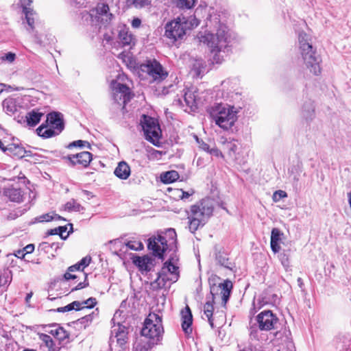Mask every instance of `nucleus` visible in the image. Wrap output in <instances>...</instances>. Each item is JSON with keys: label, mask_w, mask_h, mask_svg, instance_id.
<instances>
[{"label": "nucleus", "mask_w": 351, "mask_h": 351, "mask_svg": "<svg viewBox=\"0 0 351 351\" xmlns=\"http://www.w3.org/2000/svg\"><path fill=\"white\" fill-rule=\"evenodd\" d=\"M213 209V202L210 199H203L191 206L190 212L188 213L190 232L194 233L199 227H202L212 215Z\"/></svg>", "instance_id": "f257e3e1"}, {"label": "nucleus", "mask_w": 351, "mask_h": 351, "mask_svg": "<svg viewBox=\"0 0 351 351\" xmlns=\"http://www.w3.org/2000/svg\"><path fill=\"white\" fill-rule=\"evenodd\" d=\"M300 49L304 63L311 73L318 75L321 73L320 62H322L319 56L316 54L312 45L309 43V36L304 32H300L298 35Z\"/></svg>", "instance_id": "f03ea898"}, {"label": "nucleus", "mask_w": 351, "mask_h": 351, "mask_svg": "<svg viewBox=\"0 0 351 351\" xmlns=\"http://www.w3.org/2000/svg\"><path fill=\"white\" fill-rule=\"evenodd\" d=\"M162 332L163 327L161 317L156 313L149 314L141 330L142 336L149 339L147 341V347L144 346L146 351L157 343Z\"/></svg>", "instance_id": "7ed1b4c3"}, {"label": "nucleus", "mask_w": 351, "mask_h": 351, "mask_svg": "<svg viewBox=\"0 0 351 351\" xmlns=\"http://www.w3.org/2000/svg\"><path fill=\"white\" fill-rule=\"evenodd\" d=\"M113 15L109 12L108 4L99 3L95 9L91 10L83 15V19L94 29L93 31L99 32L102 26H106L112 20Z\"/></svg>", "instance_id": "20e7f679"}, {"label": "nucleus", "mask_w": 351, "mask_h": 351, "mask_svg": "<svg viewBox=\"0 0 351 351\" xmlns=\"http://www.w3.org/2000/svg\"><path fill=\"white\" fill-rule=\"evenodd\" d=\"M32 3V0H21V7L23 8V13L25 14L27 26V31L32 34L34 41L38 45L42 44V36L38 34V23L36 20V12L29 8Z\"/></svg>", "instance_id": "39448f33"}, {"label": "nucleus", "mask_w": 351, "mask_h": 351, "mask_svg": "<svg viewBox=\"0 0 351 351\" xmlns=\"http://www.w3.org/2000/svg\"><path fill=\"white\" fill-rule=\"evenodd\" d=\"M240 143L234 138L221 137V157L229 163L241 164Z\"/></svg>", "instance_id": "423d86ee"}, {"label": "nucleus", "mask_w": 351, "mask_h": 351, "mask_svg": "<svg viewBox=\"0 0 351 351\" xmlns=\"http://www.w3.org/2000/svg\"><path fill=\"white\" fill-rule=\"evenodd\" d=\"M141 125L145 138L154 145L158 146L162 132L157 120L143 114L141 119Z\"/></svg>", "instance_id": "0eeeda50"}, {"label": "nucleus", "mask_w": 351, "mask_h": 351, "mask_svg": "<svg viewBox=\"0 0 351 351\" xmlns=\"http://www.w3.org/2000/svg\"><path fill=\"white\" fill-rule=\"evenodd\" d=\"M167 234L171 238L169 244L167 243L166 237L162 235L152 237L148 239V248L153 251L154 256L161 259H163V254L167 250L168 245L173 244L176 242V233L173 229H169Z\"/></svg>", "instance_id": "6e6552de"}, {"label": "nucleus", "mask_w": 351, "mask_h": 351, "mask_svg": "<svg viewBox=\"0 0 351 351\" xmlns=\"http://www.w3.org/2000/svg\"><path fill=\"white\" fill-rule=\"evenodd\" d=\"M112 89V98L114 104L121 108L123 114H125V105L133 97V94L129 87L126 85L117 82H112L111 84Z\"/></svg>", "instance_id": "1a4fd4ad"}, {"label": "nucleus", "mask_w": 351, "mask_h": 351, "mask_svg": "<svg viewBox=\"0 0 351 351\" xmlns=\"http://www.w3.org/2000/svg\"><path fill=\"white\" fill-rule=\"evenodd\" d=\"M238 112V110L234 106L221 104V130L233 132Z\"/></svg>", "instance_id": "9d476101"}, {"label": "nucleus", "mask_w": 351, "mask_h": 351, "mask_svg": "<svg viewBox=\"0 0 351 351\" xmlns=\"http://www.w3.org/2000/svg\"><path fill=\"white\" fill-rule=\"evenodd\" d=\"M141 69L146 72L154 81H161L165 79L168 73L164 71L162 65L156 60H147L141 65Z\"/></svg>", "instance_id": "9b49d317"}, {"label": "nucleus", "mask_w": 351, "mask_h": 351, "mask_svg": "<svg viewBox=\"0 0 351 351\" xmlns=\"http://www.w3.org/2000/svg\"><path fill=\"white\" fill-rule=\"evenodd\" d=\"M198 38L200 43L206 45L210 48V53L213 56V62L218 64L219 62V37L217 33L216 34L209 32L204 34L200 33L198 35Z\"/></svg>", "instance_id": "f8f14e48"}, {"label": "nucleus", "mask_w": 351, "mask_h": 351, "mask_svg": "<svg viewBox=\"0 0 351 351\" xmlns=\"http://www.w3.org/2000/svg\"><path fill=\"white\" fill-rule=\"evenodd\" d=\"M256 319L258 328L265 331L276 328L279 321L276 315L270 310L263 311L256 316Z\"/></svg>", "instance_id": "ddd939ff"}, {"label": "nucleus", "mask_w": 351, "mask_h": 351, "mask_svg": "<svg viewBox=\"0 0 351 351\" xmlns=\"http://www.w3.org/2000/svg\"><path fill=\"white\" fill-rule=\"evenodd\" d=\"M186 30L181 20V16L177 17L175 20L167 23L165 25V36L174 41L182 38L186 34Z\"/></svg>", "instance_id": "4468645a"}, {"label": "nucleus", "mask_w": 351, "mask_h": 351, "mask_svg": "<svg viewBox=\"0 0 351 351\" xmlns=\"http://www.w3.org/2000/svg\"><path fill=\"white\" fill-rule=\"evenodd\" d=\"M221 51L229 52L230 48L237 43L236 34L226 25L221 24Z\"/></svg>", "instance_id": "2eb2a0df"}, {"label": "nucleus", "mask_w": 351, "mask_h": 351, "mask_svg": "<svg viewBox=\"0 0 351 351\" xmlns=\"http://www.w3.org/2000/svg\"><path fill=\"white\" fill-rule=\"evenodd\" d=\"M128 335V328L125 326L118 324L111 330L110 344L116 342L119 347H123L127 343Z\"/></svg>", "instance_id": "dca6fc26"}, {"label": "nucleus", "mask_w": 351, "mask_h": 351, "mask_svg": "<svg viewBox=\"0 0 351 351\" xmlns=\"http://www.w3.org/2000/svg\"><path fill=\"white\" fill-rule=\"evenodd\" d=\"M92 156V154L88 152H82L77 154L69 155L66 158L72 165L78 164L84 167H87L93 159Z\"/></svg>", "instance_id": "f3484780"}, {"label": "nucleus", "mask_w": 351, "mask_h": 351, "mask_svg": "<svg viewBox=\"0 0 351 351\" xmlns=\"http://www.w3.org/2000/svg\"><path fill=\"white\" fill-rule=\"evenodd\" d=\"M38 339L41 341L40 349L41 351H59L60 346H58L50 335L45 333H38Z\"/></svg>", "instance_id": "a211bd4d"}, {"label": "nucleus", "mask_w": 351, "mask_h": 351, "mask_svg": "<svg viewBox=\"0 0 351 351\" xmlns=\"http://www.w3.org/2000/svg\"><path fill=\"white\" fill-rule=\"evenodd\" d=\"M181 317L183 331L186 334H190L192 332L193 315L189 306L181 311Z\"/></svg>", "instance_id": "6ab92c4d"}, {"label": "nucleus", "mask_w": 351, "mask_h": 351, "mask_svg": "<svg viewBox=\"0 0 351 351\" xmlns=\"http://www.w3.org/2000/svg\"><path fill=\"white\" fill-rule=\"evenodd\" d=\"M154 258L148 256H135L133 258L134 264L137 266L140 271H149L154 266Z\"/></svg>", "instance_id": "aec40b11"}, {"label": "nucleus", "mask_w": 351, "mask_h": 351, "mask_svg": "<svg viewBox=\"0 0 351 351\" xmlns=\"http://www.w3.org/2000/svg\"><path fill=\"white\" fill-rule=\"evenodd\" d=\"M194 88H187L184 92V101L186 104V108L184 109L186 112L195 111L197 109V101Z\"/></svg>", "instance_id": "412c9836"}, {"label": "nucleus", "mask_w": 351, "mask_h": 351, "mask_svg": "<svg viewBox=\"0 0 351 351\" xmlns=\"http://www.w3.org/2000/svg\"><path fill=\"white\" fill-rule=\"evenodd\" d=\"M47 123L58 132H62L64 130V122L60 112L49 113L47 116Z\"/></svg>", "instance_id": "4be33fe9"}, {"label": "nucleus", "mask_w": 351, "mask_h": 351, "mask_svg": "<svg viewBox=\"0 0 351 351\" xmlns=\"http://www.w3.org/2000/svg\"><path fill=\"white\" fill-rule=\"evenodd\" d=\"M23 192L20 188L8 187L3 190V195L11 202H20L23 201Z\"/></svg>", "instance_id": "5701e85b"}, {"label": "nucleus", "mask_w": 351, "mask_h": 351, "mask_svg": "<svg viewBox=\"0 0 351 351\" xmlns=\"http://www.w3.org/2000/svg\"><path fill=\"white\" fill-rule=\"evenodd\" d=\"M232 289L233 283L231 280L226 279L224 280L223 282H221V300L223 302L224 306L230 299Z\"/></svg>", "instance_id": "b1692460"}, {"label": "nucleus", "mask_w": 351, "mask_h": 351, "mask_svg": "<svg viewBox=\"0 0 351 351\" xmlns=\"http://www.w3.org/2000/svg\"><path fill=\"white\" fill-rule=\"evenodd\" d=\"M164 272H167L171 276L170 282H176L179 278L178 267L173 265L171 261L165 262L161 269Z\"/></svg>", "instance_id": "393cba45"}, {"label": "nucleus", "mask_w": 351, "mask_h": 351, "mask_svg": "<svg viewBox=\"0 0 351 351\" xmlns=\"http://www.w3.org/2000/svg\"><path fill=\"white\" fill-rule=\"evenodd\" d=\"M171 276L168 273L160 270L158 273L157 278L151 283L153 289L157 290L163 288L167 282H170Z\"/></svg>", "instance_id": "a878e982"}, {"label": "nucleus", "mask_w": 351, "mask_h": 351, "mask_svg": "<svg viewBox=\"0 0 351 351\" xmlns=\"http://www.w3.org/2000/svg\"><path fill=\"white\" fill-rule=\"evenodd\" d=\"M130 167L125 161L119 162L114 171V175L121 180H126L130 176Z\"/></svg>", "instance_id": "bb28decb"}, {"label": "nucleus", "mask_w": 351, "mask_h": 351, "mask_svg": "<svg viewBox=\"0 0 351 351\" xmlns=\"http://www.w3.org/2000/svg\"><path fill=\"white\" fill-rule=\"evenodd\" d=\"M36 132L38 136L47 138L59 134L61 132H58L53 128H48L45 124H42L36 129Z\"/></svg>", "instance_id": "cd10ccee"}, {"label": "nucleus", "mask_w": 351, "mask_h": 351, "mask_svg": "<svg viewBox=\"0 0 351 351\" xmlns=\"http://www.w3.org/2000/svg\"><path fill=\"white\" fill-rule=\"evenodd\" d=\"M302 117L306 121L312 120L315 117V106L311 100L305 102L302 109Z\"/></svg>", "instance_id": "c85d7f7f"}, {"label": "nucleus", "mask_w": 351, "mask_h": 351, "mask_svg": "<svg viewBox=\"0 0 351 351\" xmlns=\"http://www.w3.org/2000/svg\"><path fill=\"white\" fill-rule=\"evenodd\" d=\"M43 115L44 114L43 112L35 110L29 112L25 116L27 125L32 127L36 125L40 122Z\"/></svg>", "instance_id": "c756f323"}, {"label": "nucleus", "mask_w": 351, "mask_h": 351, "mask_svg": "<svg viewBox=\"0 0 351 351\" xmlns=\"http://www.w3.org/2000/svg\"><path fill=\"white\" fill-rule=\"evenodd\" d=\"M210 294L213 298H216L219 293V277L212 274L208 278Z\"/></svg>", "instance_id": "7c9ffc66"}, {"label": "nucleus", "mask_w": 351, "mask_h": 351, "mask_svg": "<svg viewBox=\"0 0 351 351\" xmlns=\"http://www.w3.org/2000/svg\"><path fill=\"white\" fill-rule=\"evenodd\" d=\"M119 40L123 46H129L134 43V38L128 31L123 28L119 32Z\"/></svg>", "instance_id": "2f4dec72"}, {"label": "nucleus", "mask_w": 351, "mask_h": 351, "mask_svg": "<svg viewBox=\"0 0 351 351\" xmlns=\"http://www.w3.org/2000/svg\"><path fill=\"white\" fill-rule=\"evenodd\" d=\"M7 149H8V153L19 158H23L27 156V152L23 147L16 144H9Z\"/></svg>", "instance_id": "473e14b6"}, {"label": "nucleus", "mask_w": 351, "mask_h": 351, "mask_svg": "<svg viewBox=\"0 0 351 351\" xmlns=\"http://www.w3.org/2000/svg\"><path fill=\"white\" fill-rule=\"evenodd\" d=\"M181 20L185 26L186 30L193 29L197 27L199 24V21L195 17V16H190L189 17L182 16Z\"/></svg>", "instance_id": "72a5a7b5"}, {"label": "nucleus", "mask_w": 351, "mask_h": 351, "mask_svg": "<svg viewBox=\"0 0 351 351\" xmlns=\"http://www.w3.org/2000/svg\"><path fill=\"white\" fill-rule=\"evenodd\" d=\"M179 178V173L176 171H167L160 176L161 181L165 184L173 182L178 180Z\"/></svg>", "instance_id": "f704fd0d"}, {"label": "nucleus", "mask_w": 351, "mask_h": 351, "mask_svg": "<svg viewBox=\"0 0 351 351\" xmlns=\"http://www.w3.org/2000/svg\"><path fill=\"white\" fill-rule=\"evenodd\" d=\"M215 298H212V301H210L208 299L206 302L204 306V314L208 318V322L211 326V328L214 327L213 320L212 319L213 313V302Z\"/></svg>", "instance_id": "c9c22d12"}, {"label": "nucleus", "mask_w": 351, "mask_h": 351, "mask_svg": "<svg viewBox=\"0 0 351 351\" xmlns=\"http://www.w3.org/2000/svg\"><path fill=\"white\" fill-rule=\"evenodd\" d=\"M83 308L82 302L74 301L65 306L58 308L56 311L59 313H65L72 310L80 311Z\"/></svg>", "instance_id": "e433bc0d"}, {"label": "nucleus", "mask_w": 351, "mask_h": 351, "mask_svg": "<svg viewBox=\"0 0 351 351\" xmlns=\"http://www.w3.org/2000/svg\"><path fill=\"white\" fill-rule=\"evenodd\" d=\"M207 112L215 124L219 126V104H215L213 106L209 107Z\"/></svg>", "instance_id": "4c0bfd02"}, {"label": "nucleus", "mask_w": 351, "mask_h": 351, "mask_svg": "<svg viewBox=\"0 0 351 351\" xmlns=\"http://www.w3.org/2000/svg\"><path fill=\"white\" fill-rule=\"evenodd\" d=\"M69 334L67 331H66L62 327L59 331V333L56 337V339L58 341V346H60V348L66 344L69 341Z\"/></svg>", "instance_id": "58836bf2"}, {"label": "nucleus", "mask_w": 351, "mask_h": 351, "mask_svg": "<svg viewBox=\"0 0 351 351\" xmlns=\"http://www.w3.org/2000/svg\"><path fill=\"white\" fill-rule=\"evenodd\" d=\"M64 209L69 212H80L84 210V207L80 204L77 203L76 201L73 199L65 204Z\"/></svg>", "instance_id": "ea45409f"}, {"label": "nucleus", "mask_w": 351, "mask_h": 351, "mask_svg": "<svg viewBox=\"0 0 351 351\" xmlns=\"http://www.w3.org/2000/svg\"><path fill=\"white\" fill-rule=\"evenodd\" d=\"M10 282L11 277L8 273H0V290L1 291L6 290Z\"/></svg>", "instance_id": "a19ab883"}, {"label": "nucleus", "mask_w": 351, "mask_h": 351, "mask_svg": "<svg viewBox=\"0 0 351 351\" xmlns=\"http://www.w3.org/2000/svg\"><path fill=\"white\" fill-rule=\"evenodd\" d=\"M60 219L65 221V219L63 217H60V215H58L57 214L51 215L49 213H47V214L42 215L38 217V221L39 222H44V221L48 222V221H51L53 220H60Z\"/></svg>", "instance_id": "79ce46f5"}, {"label": "nucleus", "mask_w": 351, "mask_h": 351, "mask_svg": "<svg viewBox=\"0 0 351 351\" xmlns=\"http://www.w3.org/2000/svg\"><path fill=\"white\" fill-rule=\"evenodd\" d=\"M197 0H173L176 5L180 8L191 9L192 8Z\"/></svg>", "instance_id": "37998d69"}, {"label": "nucleus", "mask_w": 351, "mask_h": 351, "mask_svg": "<svg viewBox=\"0 0 351 351\" xmlns=\"http://www.w3.org/2000/svg\"><path fill=\"white\" fill-rule=\"evenodd\" d=\"M130 250L138 251L143 249V244L139 241H130L126 244Z\"/></svg>", "instance_id": "c03bdc74"}, {"label": "nucleus", "mask_w": 351, "mask_h": 351, "mask_svg": "<svg viewBox=\"0 0 351 351\" xmlns=\"http://www.w3.org/2000/svg\"><path fill=\"white\" fill-rule=\"evenodd\" d=\"M221 274L226 275H232L233 278H235L234 272L232 271V268L230 265H225L224 262L221 261Z\"/></svg>", "instance_id": "a18cd8bd"}, {"label": "nucleus", "mask_w": 351, "mask_h": 351, "mask_svg": "<svg viewBox=\"0 0 351 351\" xmlns=\"http://www.w3.org/2000/svg\"><path fill=\"white\" fill-rule=\"evenodd\" d=\"M132 4L136 8H142L147 5H149L152 0H131Z\"/></svg>", "instance_id": "49530a36"}, {"label": "nucleus", "mask_w": 351, "mask_h": 351, "mask_svg": "<svg viewBox=\"0 0 351 351\" xmlns=\"http://www.w3.org/2000/svg\"><path fill=\"white\" fill-rule=\"evenodd\" d=\"M287 197V193L285 191H282V190H278L274 193L272 198H273L274 202H277L280 201L281 199Z\"/></svg>", "instance_id": "de8ad7c7"}, {"label": "nucleus", "mask_w": 351, "mask_h": 351, "mask_svg": "<svg viewBox=\"0 0 351 351\" xmlns=\"http://www.w3.org/2000/svg\"><path fill=\"white\" fill-rule=\"evenodd\" d=\"M282 233L278 228H273L271 232V241L279 242L281 239Z\"/></svg>", "instance_id": "09e8293b"}, {"label": "nucleus", "mask_w": 351, "mask_h": 351, "mask_svg": "<svg viewBox=\"0 0 351 351\" xmlns=\"http://www.w3.org/2000/svg\"><path fill=\"white\" fill-rule=\"evenodd\" d=\"M97 304V300L95 298H89L85 301L82 302V306L87 308H93Z\"/></svg>", "instance_id": "8fccbe9b"}, {"label": "nucleus", "mask_w": 351, "mask_h": 351, "mask_svg": "<svg viewBox=\"0 0 351 351\" xmlns=\"http://www.w3.org/2000/svg\"><path fill=\"white\" fill-rule=\"evenodd\" d=\"M48 328H51L50 330H46L49 334L51 335L55 339L57 335L59 333L61 327L58 325L49 326Z\"/></svg>", "instance_id": "3c124183"}, {"label": "nucleus", "mask_w": 351, "mask_h": 351, "mask_svg": "<svg viewBox=\"0 0 351 351\" xmlns=\"http://www.w3.org/2000/svg\"><path fill=\"white\" fill-rule=\"evenodd\" d=\"M16 58V55L15 53H12V52H8L7 53H5L4 56H1L0 58V60L1 61H6L8 62H12Z\"/></svg>", "instance_id": "603ef678"}, {"label": "nucleus", "mask_w": 351, "mask_h": 351, "mask_svg": "<svg viewBox=\"0 0 351 351\" xmlns=\"http://www.w3.org/2000/svg\"><path fill=\"white\" fill-rule=\"evenodd\" d=\"M90 261V256H85L79 263H77V266L81 267L82 270H83L86 267L89 265Z\"/></svg>", "instance_id": "864d4df0"}, {"label": "nucleus", "mask_w": 351, "mask_h": 351, "mask_svg": "<svg viewBox=\"0 0 351 351\" xmlns=\"http://www.w3.org/2000/svg\"><path fill=\"white\" fill-rule=\"evenodd\" d=\"M84 275V282H79L75 287L72 288L71 291H75L77 290H80L81 289L87 287L88 286V282L87 281V276Z\"/></svg>", "instance_id": "5fc2aeb1"}, {"label": "nucleus", "mask_w": 351, "mask_h": 351, "mask_svg": "<svg viewBox=\"0 0 351 351\" xmlns=\"http://www.w3.org/2000/svg\"><path fill=\"white\" fill-rule=\"evenodd\" d=\"M204 63L201 60H196L191 69V71H204Z\"/></svg>", "instance_id": "6e6d98bb"}, {"label": "nucleus", "mask_w": 351, "mask_h": 351, "mask_svg": "<svg viewBox=\"0 0 351 351\" xmlns=\"http://www.w3.org/2000/svg\"><path fill=\"white\" fill-rule=\"evenodd\" d=\"M280 259L282 265L285 267L288 268L289 267V261L288 256L283 253L280 255Z\"/></svg>", "instance_id": "4d7b16f0"}, {"label": "nucleus", "mask_w": 351, "mask_h": 351, "mask_svg": "<svg viewBox=\"0 0 351 351\" xmlns=\"http://www.w3.org/2000/svg\"><path fill=\"white\" fill-rule=\"evenodd\" d=\"M195 139H196L197 143L199 144V147L202 149H203L204 151H206L208 152H209L210 149H209V146H208V144H206V143L203 142L202 141H200L197 136H195Z\"/></svg>", "instance_id": "13d9d810"}, {"label": "nucleus", "mask_w": 351, "mask_h": 351, "mask_svg": "<svg viewBox=\"0 0 351 351\" xmlns=\"http://www.w3.org/2000/svg\"><path fill=\"white\" fill-rule=\"evenodd\" d=\"M57 230H58V235H60V237L63 239H66V237H68L69 235V233L66 235V236H64V233L67 230V228L66 226H59L57 228Z\"/></svg>", "instance_id": "bf43d9fd"}, {"label": "nucleus", "mask_w": 351, "mask_h": 351, "mask_svg": "<svg viewBox=\"0 0 351 351\" xmlns=\"http://www.w3.org/2000/svg\"><path fill=\"white\" fill-rule=\"evenodd\" d=\"M271 248L274 253H277L280 251V247L278 242L270 241Z\"/></svg>", "instance_id": "052dcab7"}, {"label": "nucleus", "mask_w": 351, "mask_h": 351, "mask_svg": "<svg viewBox=\"0 0 351 351\" xmlns=\"http://www.w3.org/2000/svg\"><path fill=\"white\" fill-rule=\"evenodd\" d=\"M204 71H190V74L193 77L195 78H201L204 74Z\"/></svg>", "instance_id": "680f3d73"}, {"label": "nucleus", "mask_w": 351, "mask_h": 351, "mask_svg": "<svg viewBox=\"0 0 351 351\" xmlns=\"http://www.w3.org/2000/svg\"><path fill=\"white\" fill-rule=\"evenodd\" d=\"M86 143V141H82V140H78V141H73L72 143H71L69 145V147H84V144Z\"/></svg>", "instance_id": "e2e57ef3"}, {"label": "nucleus", "mask_w": 351, "mask_h": 351, "mask_svg": "<svg viewBox=\"0 0 351 351\" xmlns=\"http://www.w3.org/2000/svg\"><path fill=\"white\" fill-rule=\"evenodd\" d=\"M72 271H69V269L64 274V277L66 280H70V279H76L78 278L77 275L72 274Z\"/></svg>", "instance_id": "0e129e2a"}, {"label": "nucleus", "mask_w": 351, "mask_h": 351, "mask_svg": "<svg viewBox=\"0 0 351 351\" xmlns=\"http://www.w3.org/2000/svg\"><path fill=\"white\" fill-rule=\"evenodd\" d=\"M34 250V245L33 244H29L23 248V251L25 254H30Z\"/></svg>", "instance_id": "69168bd1"}, {"label": "nucleus", "mask_w": 351, "mask_h": 351, "mask_svg": "<svg viewBox=\"0 0 351 351\" xmlns=\"http://www.w3.org/2000/svg\"><path fill=\"white\" fill-rule=\"evenodd\" d=\"M141 24V19H138V18H135L132 20V26L134 28H138L140 27Z\"/></svg>", "instance_id": "338daca9"}, {"label": "nucleus", "mask_w": 351, "mask_h": 351, "mask_svg": "<svg viewBox=\"0 0 351 351\" xmlns=\"http://www.w3.org/2000/svg\"><path fill=\"white\" fill-rule=\"evenodd\" d=\"M15 256L17 258H23L25 256V253L23 251V249L17 250L15 253Z\"/></svg>", "instance_id": "774afa93"}]
</instances>
